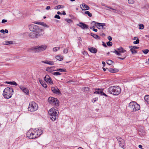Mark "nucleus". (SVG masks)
Masks as SVG:
<instances>
[{"mask_svg": "<svg viewBox=\"0 0 149 149\" xmlns=\"http://www.w3.org/2000/svg\"><path fill=\"white\" fill-rule=\"evenodd\" d=\"M47 47V46L46 45H38L29 48L28 51L29 52H33L35 53H38L45 50Z\"/></svg>", "mask_w": 149, "mask_h": 149, "instance_id": "f257e3e1", "label": "nucleus"}, {"mask_svg": "<svg viewBox=\"0 0 149 149\" xmlns=\"http://www.w3.org/2000/svg\"><path fill=\"white\" fill-rule=\"evenodd\" d=\"M108 91L112 94L117 95L121 93V90L119 86H116L110 87L108 88Z\"/></svg>", "mask_w": 149, "mask_h": 149, "instance_id": "f03ea898", "label": "nucleus"}, {"mask_svg": "<svg viewBox=\"0 0 149 149\" xmlns=\"http://www.w3.org/2000/svg\"><path fill=\"white\" fill-rule=\"evenodd\" d=\"M48 113L50 118L52 121H55L58 118V111L54 108H51L49 110Z\"/></svg>", "mask_w": 149, "mask_h": 149, "instance_id": "7ed1b4c3", "label": "nucleus"}, {"mask_svg": "<svg viewBox=\"0 0 149 149\" xmlns=\"http://www.w3.org/2000/svg\"><path fill=\"white\" fill-rule=\"evenodd\" d=\"M13 92V90L12 88L7 87L3 90V95L5 98L8 99L11 97Z\"/></svg>", "mask_w": 149, "mask_h": 149, "instance_id": "20e7f679", "label": "nucleus"}, {"mask_svg": "<svg viewBox=\"0 0 149 149\" xmlns=\"http://www.w3.org/2000/svg\"><path fill=\"white\" fill-rule=\"evenodd\" d=\"M29 28L31 31L37 33L43 34L42 33L43 31V30L40 28L37 25L31 24L29 25Z\"/></svg>", "mask_w": 149, "mask_h": 149, "instance_id": "39448f33", "label": "nucleus"}, {"mask_svg": "<svg viewBox=\"0 0 149 149\" xmlns=\"http://www.w3.org/2000/svg\"><path fill=\"white\" fill-rule=\"evenodd\" d=\"M129 106L132 111H136L140 109V105L136 102L133 101L130 102L129 104Z\"/></svg>", "mask_w": 149, "mask_h": 149, "instance_id": "423d86ee", "label": "nucleus"}, {"mask_svg": "<svg viewBox=\"0 0 149 149\" xmlns=\"http://www.w3.org/2000/svg\"><path fill=\"white\" fill-rule=\"evenodd\" d=\"M38 109V105L34 102H32L29 104L28 110L29 111L33 112L37 110Z\"/></svg>", "mask_w": 149, "mask_h": 149, "instance_id": "0eeeda50", "label": "nucleus"}, {"mask_svg": "<svg viewBox=\"0 0 149 149\" xmlns=\"http://www.w3.org/2000/svg\"><path fill=\"white\" fill-rule=\"evenodd\" d=\"M26 135L30 139H34L36 138L35 131L33 130L30 129L27 132Z\"/></svg>", "mask_w": 149, "mask_h": 149, "instance_id": "6e6552de", "label": "nucleus"}, {"mask_svg": "<svg viewBox=\"0 0 149 149\" xmlns=\"http://www.w3.org/2000/svg\"><path fill=\"white\" fill-rule=\"evenodd\" d=\"M48 100L49 102L52 105H55L57 106H59V102L56 98L52 97H49Z\"/></svg>", "mask_w": 149, "mask_h": 149, "instance_id": "1a4fd4ad", "label": "nucleus"}, {"mask_svg": "<svg viewBox=\"0 0 149 149\" xmlns=\"http://www.w3.org/2000/svg\"><path fill=\"white\" fill-rule=\"evenodd\" d=\"M126 52V51L122 47H120L117 49V50L114 49V51L113 52L111 51L112 52L116 54V55L118 56H120L121 55V53H123Z\"/></svg>", "mask_w": 149, "mask_h": 149, "instance_id": "9d476101", "label": "nucleus"}, {"mask_svg": "<svg viewBox=\"0 0 149 149\" xmlns=\"http://www.w3.org/2000/svg\"><path fill=\"white\" fill-rule=\"evenodd\" d=\"M91 23L92 24H94L95 26L98 29H105L104 26H105L106 25L105 23H101L95 21L92 22Z\"/></svg>", "mask_w": 149, "mask_h": 149, "instance_id": "9b49d317", "label": "nucleus"}, {"mask_svg": "<svg viewBox=\"0 0 149 149\" xmlns=\"http://www.w3.org/2000/svg\"><path fill=\"white\" fill-rule=\"evenodd\" d=\"M42 36L43 34L37 33L34 32H31L29 34V37L32 39L38 38Z\"/></svg>", "mask_w": 149, "mask_h": 149, "instance_id": "f8f14e48", "label": "nucleus"}, {"mask_svg": "<svg viewBox=\"0 0 149 149\" xmlns=\"http://www.w3.org/2000/svg\"><path fill=\"white\" fill-rule=\"evenodd\" d=\"M44 79L45 81L49 84H53V81L49 75H46L44 77Z\"/></svg>", "mask_w": 149, "mask_h": 149, "instance_id": "ddd939ff", "label": "nucleus"}, {"mask_svg": "<svg viewBox=\"0 0 149 149\" xmlns=\"http://www.w3.org/2000/svg\"><path fill=\"white\" fill-rule=\"evenodd\" d=\"M139 134L141 136H144L146 134V132L144 128L142 127H140L139 128Z\"/></svg>", "mask_w": 149, "mask_h": 149, "instance_id": "4468645a", "label": "nucleus"}, {"mask_svg": "<svg viewBox=\"0 0 149 149\" xmlns=\"http://www.w3.org/2000/svg\"><path fill=\"white\" fill-rule=\"evenodd\" d=\"M77 25L83 29H87L88 28V25L81 22H79V24H77Z\"/></svg>", "mask_w": 149, "mask_h": 149, "instance_id": "2eb2a0df", "label": "nucleus"}, {"mask_svg": "<svg viewBox=\"0 0 149 149\" xmlns=\"http://www.w3.org/2000/svg\"><path fill=\"white\" fill-rule=\"evenodd\" d=\"M34 130L35 131L36 138L40 136L42 133V130L41 129L40 130L38 128H36Z\"/></svg>", "mask_w": 149, "mask_h": 149, "instance_id": "dca6fc26", "label": "nucleus"}, {"mask_svg": "<svg viewBox=\"0 0 149 149\" xmlns=\"http://www.w3.org/2000/svg\"><path fill=\"white\" fill-rule=\"evenodd\" d=\"M52 91L54 93L59 95L61 94V92L57 87H52L51 88Z\"/></svg>", "mask_w": 149, "mask_h": 149, "instance_id": "f3484780", "label": "nucleus"}, {"mask_svg": "<svg viewBox=\"0 0 149 149\" xmlns=\"http://www.w3.org/2000/svg\"><path fill=\"white\" fill-rule=\"evenodd\" d=\"M120 140L118 141V143L120 146L122 148L124 149L125 148V142L121 138H120Z\"/></svg>", "mask_w": 149, "mask_h": 149, "instance_id": "a211bd4d", "label": "nucleus"}, {"mask_svg": "<svg viewBox=\"0 0 149 149\" xmlns=\"http://www.w3.org/2000/svg\"><path fill=\"white\" fill-rule=\"evenodd\" d=\"M80 7L81 9L83 10H87L89 9L90 8L85 3H83L81 4Z\"/></svg>", "mask_w": 149, "mask_h": 149, "instance_id": "6ab92c4d", "label": "nucleus"}, {"mask_svg": "<svg viewBox=\"0 0 149 149\" xmlns=\"http://www.w3.org/2000/svg\"><path fill=\"white\" fill-rule=\"evenodd\" d=\"M19 87L23 91V92L25 93L27 95L29 94V90L27 89L26 88L22 86H19Z\"/></svg>", "mask_w": 149, "mask_h": 149, "instance_id": "aec40b11", "label": "nucleus"}, {"mask_svg": "<svg viewBox=\"0 0 149 149\" xmlns=\"http://www.w3.org/2000/svg\"><path fill=\"white\" fill-rule=\"evenodd\" d=\"M34 23L36 24H40L42 26H43L47 28L49 27V26H47L46 23L44 22H35Z\"/></svg>", "mask_w": 149, "mask_h": 149, "instance_id": "412c9836", "label": "nucleus"}, {"mask_svg": "<svg viewBox=\"0 0 149 149\" xmlns=\"http://www.w3.org/2000/svg\"><path fill=\"white\" fill-rule=\"evenodd\" d=\"M88 50L94 54L96 53L97 52V49L93 47L89 48Z\"/></svg>", "mask_w": 149, "mask_h": 149, "instance_id": "4be33fe9", "label": "nucleus"}, {"mask_svg": "<svg viewBox=\"0 0 149 149\" xmlns=\"http://www.w3.org/2000/svg\"><path fill=\"white\" fill-rule=\"evenodd\" d=\"M108 70L109 72L111 73H115L117 72L118 70L116 69H113L112 68H109L108 69Z\"/></svg>", "mask_w": 149, "mask_h": 149, "instance_id": "5701e85b", "label": "nucleus"}, {"mask_svg": "<svg viewBox=\"0 0 149 149\" xmlns=\"http://www.w3.org/2000/svg\"><path fill=\"white\" fill-rule=\"evenodd\" d=\"M90 34L94 38L97 39H100V37L96 34H95L92 33H91Z\"/></svg>", "mask_w": 149, "mask_h": 149, "instance_id": "b1692460", "label": "nucleus"}, {"mask_svg": "<svg viewBox=\"0 0 149 149\" xmlns=\"http://www.w3.org/2000/svg\"><path fill=\"white\" fill-rule=\"evenodd\" d=\"M55 58L58 60L61 61L63 59V57L61 56L57 55L56 56Z\"/></svg>", "mask_w": 149, "mask_h": 149, "instance_id": "393cba45", "label": "nucleus"}, {"mask_svg": "<svg viewBox=\"0 0 149 149\" xmlns=\"http://www.w3.org/2000/svg\"><path fill=\"white\" fill-rule=\"evenodd\" d=\"M102 92V89H98L94 92V94H101V92Z\"/></svg>", "mask_w": 149, "mask_h": 149, "instance_id": "a878e982", "label": "nucleus"}, {"mask_svg": "<svg viewBox=\"0 0 149 149\" xmlns=\"http://www.w3.org/2000/svg\"><path fill=\"white\" fill-rule=\"evenodd\" d=\"M144 99L145 101L147 102V103L149 104V95H146L144 97Z\"/></svg>", "mask_w": 149, "mask_h": 149, "instance_id": "bb28decb", "label": "nucleus"}, {"mask_svg": "<svg viewBox=\"0 0 149 149\" xmlns=\"http://www.w3.org/2000/svg\"><path fill=\"white\" fill-rule=\"evenodd\" d=\"M64 6L61 5H58V6H56L54 7V9L56 10H57L58 9H59L60 8H64Z\"/></svg>", "mask_w": 149, "mask_h": 149, "instance_id": "cd10ccee", "label": "nucleus"}, {"mask_svg": "<svg viewBox=\"0 0 149 149\" xmlns=\"http://www.w3.org/2000/svg\"><path fill=\"white\" fill-rule=\"evenodd\" d=\"M6 83L11 85H15V86L17 85V84L14 81H13V82L6 81Z\"/></svg>", "mask_w": 149, "mask_h": 149, "instance_id": "c85d7f7f", "label": "nucleus"}, {"mask_svg": "<svg viewBox=\"0 0 149 149\" xmlns=\"http://www.w3.org/2000/svg\"><path fill=\"white\" fill-rule=\"evenodd\" d=\"M4 42L5 43H4L3 44L5 45L12 44L13 43V42L12 41H6Z\"/></svg>", "mask_w": 149, "mask_h": 149, "instance_id": "c756f323", "label": "nucleus"}, {"mask_svg": "<svg viewBox=\"0 0 149 149\" xmlns=\"http://www.w3.org/2000/svg\"><path fill=\"white\" fill-rule=\"evenodd\" d=\"M55 71H60V72H65L66 69L64 68L57 69L56 70H55Z\"/></svg>", "mask_w": 149, "mask_h": 149, "instance_id": "7c9ffc66", "label": "nucleus"}, {"mask_svg": "<svg viewBox=\"0 0 149 149\" xmlns=\"http://www.w3.org/2000/svg\"><path fill=\"white\" fill-rule=\"evenodd\" d=\"M52 67H47L46 69V70L50 72H52L54 71L52 69Z\"/></svg>", "mask_w": 149, "mask_h": 149, "instance_id": "2f4dec72", "label": "nucleus"}, {"mask_svg": "<svg viewBox=\"0 0 149 149\" xmlns=\"http://www.w3.org/2000/svg\"><path fill=\"white\" fill-rule=\"evenodd\" d=\"M106 63L107 64L109 65H111L113 63H114L111 60H107L106 62Z\"/></svg>", "mask_w": 149, "mask_h": 149, "instance_id": "473e14b6", "label": "nucleus"}, {"mask_svg": "<svg viewBox=\"0 0 149 149\" xmlns=\"http://www.w3.org/2000/svg\"><path fill=\"white\" fill-rule=\"evenodd\" d=\"M142 51L144 54H146L149 52V50L148 49H143Z\"/></svg>", "mask_w": 149, "mask_h": 149, "instance_id": "72a5a7b5", "label": "nucleus"}, {"mask_svg": "<svg viewBox=\"0 0 149 149\" xmlns=\"http://www.w3.org/2000/svg\"><path fill=\"white\" fill-rule=\"evenodd\" d=\"M60 49V47H55L53 49V51L54 52H56L59 50Z\"/></svg>", "mask_w": 149, "mask_h": 149, "instance_id": "f704fd0d", "label": "nucleus"}, {"mask_svg": "<svg viewBox=\"0 0 149 149\" xmlns=\"http://www.w3.org/2000/svg\"><path fill=\"white\" fill-rule=\"evenodd\" d=\"M52 74L54 75L57 76L58 75H60L61 74L58 72H53Z\"/></svg>", "mask_w": 149, "mask_h": 149, "instance_id": "c9c22d12", "label": "nucleus"}, {"mask_svg": "<svg viewBox=\"0 0 149 149\" xmlns=\"http://www.w3.org/2000/svg\"><path fill=\"white\" fill-rule=\"evenodd\" d=\"M85 14L88 15V16L90 17H91L92 16V14L91 13H90L88 11H86L85 12Z\"/></svg>", "mask_w": 149, "mask_h": 149, "instance_id": "e433bc0d", "label": "nucleus"}, {"mask_svg": "<svg viewBox=\"0 0 149 149\" xmlns=\"http://www.w3.org/2000/svg\"><path fill=\"white\" fill-rule=\"evenodd\" d=\"M130 48V50L131 51V52H132V54H133L134 53H137L136 51L135 50V49H133L131 48Z\"/></svg>", "mask_w": 149, "mask_h": 149, "instance_id": "4c0bfd02", "label": "nucleus"}, {"mask_svg": "<svg viewBox=\"0 0 149 149\" xmlns=\"http://www.w3.org/2000/svg\"><path fill=\"white\" fill-rule=\"evenodd\" d=\"M130 48H131L133 49H137L139 48V47H136V46H130L129 47Z\"/></svg>", "mask_w": 149, "mask_h": 149, "instance_id": "58836bf2", "label": "nucleus"}, {"mask_svg": "<svg viewBox=\"0 0 149 149\" xmlns=\"http://www.w3.org/2000/svg\"><path fill=\"white\" fill-rule=\"evenodd\" d=\"M128 2L130 4H132L134 3V1L133 0H128Z\"/></svg>", "mask_w": 149, "mask_h": 149, "instance_id": "ea45409f", "label": "nucleus"}, {"mask_svg": "<svg viewBox=\"0 0 149 149\" xmlns=\"http://www.w3.org/2000/svg\"><path fill=\"white\" fill-rule=\"evenodd\" d=\"M95 27L94 26H93L92 27H90V29H92L93 31H95V32H97V29H95L94 28H95Z\"/></svg>", "mask_w": 149, "mask_h": 149, "instance_id": "a19ab883", "label": "nucleus"}, {"mask_svg": "<svg viewBox=\"0 0 149 149\" xmlns=\"http://www.w3.org/2000/svg\"><path fill=\"white\" fill-rule=\"evenodd\" d=\"M139 29H142L144 28V25L143 24H140L139 25Z\"/></svg>", "mask_w": 149, "mask_h": 149, "instance_id": "79ce46f5", "label": "nucleus"}, {"mask_svg": "<svg viewBox=\"0 0 149 149\" xmlns=\"http://www.w3.org/2000/svg\"><path fill=\"white\" fill-rule=\"evenodd\" d=\"M107 45L108 46H111L112 45V43L111 42L109 41L107 43Z\"/></svg>", "mask_w": 149, "mask_h": 149, "instance_id": "37998d69", "label": "nucleus"}, {"mask_svg": "<svg viewBox=\"0 0 149 149\" xmlns=\"http://www.w3.org/2000/svg\"><path fill=\"white\" fill-rule=\"evenodd\" d=\"M65 20L68 22L69 23H70L72 22V20L70 19H65Z\"/></svg>", "mask_w": 149, "mask_h": 149, "instance_id": "c03bdc74", "label": "nucleus"}, {"mask_svg": "<svg viewBox=\"0 0 149 149\" xmlns=\"http://www.w3.org/2000/svg\"><path fill=\"white\" fill-rule=\"evenodd\" d=\"M139 40L137 39L136 41L133 42V43L135 44H136L139 43Z\"/></svg>", "mask_w": 149, "mask_h": 149, "instance_id": "a18cd8bd", "label": "nucleus"}, {"mask_svg": "<svg viewBox=\"0 0 149 149\" xmlns=\"http://www.w3.org/2000/svg\"><path fill=\"white\" fill-rule=\"evenodd\" d=\"M63 52L64 53L67 54L68 52V50L66 49H65L63 50Z\"/></svg>", "mask_w": 149, "mask_h": 149, "instance_id": "49530a36", "label": "nucleus"}, {"mask_svg": "<svg viewBox=\"0 0 149 149\" xmlns=\"http://www.w3.org/2000/svg\"><path fill=\"white\" fill-rule=\"evenodd\" d=\"M54 18H56L58 19H60V18H61L60 17L59 15H56L55 16Z\"/></svg>", "mask_w": 149, "mask_h": 149, "instance_id": "de8ad7c7", "label": "nucleus"}, {"mask_svg": "<svg viewBox=\"0 0 149 149\" xmlns=\"http://www.w3.org/2000/svg\"><path fill=\"white\" fill-rule=\"evenodd\" d=\"M42 86L43 87H44L45 88H46L47 87V85L45 83H44L43 84H42Z\"/></svg>", "mask_w": 149, "mask_h": 149, "instance_id": "09e8293b", "label": "nucleus"}, {"mask_svg": "<svg viewBox=\"0 0 149 149\" xmlns=\"http://www.w3.org/2000/svg\"><path fill=\"white\" fill-rule=\"evenodd\" d=\"M48 64L52 65H54V62L53 61H49L48 62Z\"/></svg>", "mask_w": 149, "mask_h": 149, "instance_id": "8fccbe9b", "label": "nucleus"}, {"mask_svg": "<svg viewBox=\"0 0 149 149\" xmlns=\"http://www.w3.org/2000/svg\"><path fill=\"white\" fill-rule=\"evenodd\" d=\"M106 7H107V8H109L113 10H115L116 11V10L115 9H113L111 8L110 7V6H106Z\"/></svg>", "mask_w": 149, "mask_h": 149, "instance_id": "3c124183", "label": "nucleus"}, {"mask_svg": "<svg viewBox=\"0 0 149 149\" xmlns=\"http://www.w3.org/2000/svg\"><path fill=\"white\" fill-rule=\"evenodd\" d=\"M7 20L3 19L2 20L1 22L2 23H4L5 22H7Z\"/></svg>", "mask_w": 149, "mask_h": 149, "instance_id": "603ef678", "label": "nucleus"}, {"mask_svg": "<svg viewBox=\"0 0 149 149\" xmlns=\"http://www.w3.org/2000/svg\"><path fill=\"white\" fill-rule=\"evenodd\" d=\"M107 38L109 41H111L112 40V38L110 36H109Z\"/></svg>", "mask_w": 149, "mask_h": 149, "instance_id": "864d4df0", "label": "nucleus"}, {"mask_svg": "<svg viewBox=\"0 0 149 149\" xmlns=\"http://www.w3.org/2000/svg\"><path fill=\"white\" fill-rule=\"evenodd\" d=\"M39 82L41 84V85L42 84L44 83V81L42 80H41L40 79L39 80Z\"/></svg>", "mask_w": 149, "mask_h": 149, "instance_id": "5fc2aeb1", "label": "nucleus"}, {"mask_svg": "<svg viewBox=\"0 0 149 149\" xmlns=\"http://www.w3.org/2000/svg\"><path fill=\"white\" fill-rule=\"evenodd\" d=\"M100 35L103 36H105V35L104 33H100Z\"/></svg>", "mask_w": 149, "mask_h": 149, "instance_id": "6e6d98bb", "label": "nucleus"}, {"mask_svg": "<svg viewBox=\"0 0 149 149\" xmlns=\"http://www.w3.org/2000/svg\"><path fill=\"white\" fill-rule=\"evenodd\" d=\"M50 9V6H47L46 9L47 10H49Z\"/></svg>", "mask_w": 149, "mask_h": 149, "instance_id": "4d7b16f0", "label": "nucleus"}, {"mask_svg": "<svg viewBox=\"0 0 149 149\" xmlns=\"http://www.w3.org/2000/svg\"><path fill=\"white\" fill-rule=\"evenodd\" d=\"M97 100V98H95V100H94L93 99V101H92V102H93V103H94Z\"/></svg>", "mask_w": 149, "mask_h": 149, "instance_id": "13d9d810", "label": "nucleus"}, {"mask_svg": "<svg viewBox=\"0 0 149 149\" xmlns=\"http://www.w3.org/2000/svg\"><path fill=\"white\" fill-rule=\"evenodd\" d=\"M0 32L1 33H4V30L3 29H1L0 30Z\"/></svg>", "mask_w": 149, "mask_h": 149, "instance_id": "bf43d9fd", "label": "nucleus"}, {"mask_svg": "<svg viewBox=\"0 0 149 149\" xmlns=\"http://www.w3.org/2000/svg\"><path fill=\"white\" fill-rule=\"evenodd\" d=\"M125 57L126 56H125L124 58H121L120 57H118V58L122 60H124L125 59Z\"/></svg>", "mask_w": 149, "mask_h": 149, "instance_id": "052dcab7", "label": "nucleus"}, {"mask_svg": "<svg viewBox=\"0 0 149 149\" xmlns=\"http://www.w3.org/2000/svg\"><path fill=\"white\" fill-rule=\"evenodd\" d=\"M61 14H63V15H66V13H65V12L64 11H63V13H61Z\"/></svg>", "mask_w": 149, "mask_h": 149, "instance_id": "680f3d73", "label": "nucleus"}, {"mask_svg": "<svg viewBox=\"0 0 149 149\" xmlns=\"http://www.w3.org/2000/svg\"><path fill=\"white\" fill-rule=\"evenodd\" d=\"M142 145H139V147L140 148H141V149H144L143 148H142Z\"/></svg>", "mask_w": 149, "mask_h": 149, "instance_id": "e2e57ef3", "label": "nucleus"}, {"mask_svg": "<svg viewBox=\"0 0 149 149\" xmlns=\"http://www.w3.org/2000/svg\"><path fill=\"white\" fill-rule=\"evenodd\" d=\"M8 33V31L7 29H5L4 30V33Z\"/></svg>", "mask_w": 149, "mask_h": 149, "instance_id": "0e129e2a", "label": "nucleus"}, {"mask_svg": "<svg viewBox=\"0 0 149 149\" xmlns=\"http://www.w3.org/2000/svg\"><path fill=\"white\" fill-rule=\"evenodd\" d=\"M102 63L103 65V66H104L105 65V63L104 61H102Z\"/></svg>", "mask_w": 149, "mask_h": 149, "instance_id": "69168bd1", "label": "nucleus"}, {"mask_svg": "<svg viewBox=\"0 0 149 149\" xmlns=\"http://www.w3.org/2000/svg\"><path fill=\"white\" fill-rule=\"evenodd\" d=\"M103 42V45L105 47H107V46L106 45V44L105 43H104V42Z\"/></svg>", "mask_w": 149, "mask_h": 149, "instance_id": "338daca9", "label": "nucleus"}, {"mask_svg": "<svg viewBox=\"0 0 149 149\" xmlns=\"http://www.w3.org/2000/svg\"><path fill=\"white\" fill-rule=\"evenodd\" d=\"M85 89L86 91H87L88 90L89 88L88 87H85Z\"/></svg>", "mask_w": 149, "mask_h": 149, "instance_id": "774afa93", "label": "nucleus"}]
</instances>
